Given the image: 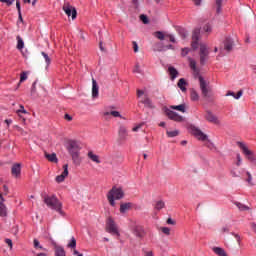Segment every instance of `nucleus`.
<instances>
[{
	"mask_svg": "<svg viewBox=\"0 0 256 256\" xmlns=\"http://www.w3.org/2000/svg\"><path fill=\"white\" fill-rule=\"evenodd\" d=\"M134 73H141L140 66L137 64L133 70Z\"/></svg>",
	"mask_w": 256,
	"mask_h": 256,
	"instance_id": "nucleus-58",
	"label": "nucleus"
},
{
	"mask_svg": "<svg viewBox=\"0 0 256 256\" xmlns=\"http://www.w3.org/2000/svg\"><path fill=\"white\" fill-rule=\"evenodd\" d=\"M11 173L13 176L19 177L21 174V164H15L12 166Z\"/></svg>",
	"mask_w": 256,
	"mask_h": 256,
	"instance_id": "nucleus-21",
	"label": "nucleus"
},
{
	"mask_svg": "<svg viewBox=\"0 0 256 256\" xmlns=\"http://www.w3.org/2000/svg\"><path fill=\"white\" fill-rule=\"evenodd\" d=\"M186 85L187 82L184 78H180L178 80V88L180 89V91H182V93H185V91H187Z\"/></svg>",
	"mask_w": 256,
	"mask_h": 256,
	"instance_id": "nucleus-23",
	"label": "nucleus"
},
{
	"mask_svg": "<svg viewBox=\"0 0 256 256\" xmlns=\"http://www.w3.org/2000/svg\"><path fill=\"white\" fill-rule=\"evenodd\" d=\"M223 5V0H216L217 13H221V6Z\"/></svg>",
	"mask_w": 256,
	"mask_h": 256,
	"instance_id": "nucleus-42",
	"label": "nucleus"
},
{
	"mask_svg": "<svg viewBox=\"0 0 256 256\" xmlns=\"http://www.w3.org/2000/svg\"><path fill=\"white\" fill-rule=\"evenodd\" d=\"M65 120L71 122L73 120V117L69 114H65Z\"/></svg>",
	"mask_w": 256,
	"mask_h": 256,
	"instance_id": "nucleus-60",
	"label": "nucleus"
},
{
	"mask_svg": "<svg viewBox=\"0 0 256 256\" xmlns=\"http://www.w3.org/2000/svg\"><path fill=\"white\" fill-rule=\"evenodd\" d=\"M0 217L7 218L8 217V209L3 201H0Z\"/></svg>",
	"mask_w": 256,
	"mask_h": 256,
	"instance_id": "nucleus-17",
	"label": "nucleus"
},
{
	"mask_svg": "<svg viewBox=\"0 0 256 256\" xmlns=\"http://www.w3.org/2000/svg\"><path fill=\"white\" fill-rule=\"evenodd\" d=\"M132 232L133 234L137 237V238H142L144 236V230L143 227L140 225H135L132 228Z\"/></svg>",
	"mask_w": 256,
	"mask_h": 256,
	"instance_id": "nucleus-14",
	"label": "nucleus"
},
{
	"mask_svg": "<svg viewBox=\"0 0 256 256\" xmlns=\"http://www.w3.org/2000/svg\"><path fill=\"white\" fill-rule=\"evenodd\" d=\"M188 61H189V67L191 68V70H193L194 73L199 74L200 71L197 68L196 61H194L191 58H188Z\"/></svg>",
	"mask_w": 256,
	"mask_h": 256,
	"instance_id": "nucleus-26",
	"label": "nucleus"
},
{
	"mask_svg": "<svg viewBox=\"0 0 256 256\" xmlns=\"http://www.w3.org/2000/svg\"><path fill=\"white\" fill-rule=\"evenodd\" d=\"M168 70H169V73H170V78H172V80L177 78L179 72L174 67H169Z\"/></svg>",
	"mask_w": 256,
	"mask_h": 256,
	"instance_id": "nucleus-32",
	"label": "nucleus"
},
{
	"mask_svg": "<svg viewBox=\"0 0 256 256\" xmlns=\"http://www.w3.org/2000/svg\"><path fill=\"white\" fill-rule=\"evenodd\" d=\"M236 206L238 207V209L240 211H248L249 210V207L244 205V204H242V203H236Z\"/></svg>",
	"mask_w": 256,
	"mask_h": 256,
	"instance_id": "nucleus-41",
	"label": "nucleus"
},
{
	"mask_svg": "<svg viewBox=\"0 0 256 256\" xmlns=\"http://www.w3.org/2000/svg\"><path fill=\"white\" fill-rule=\"evenodd\" d=\"M131 209V203H124L120 205V213L125 214Z\"/></svg>",
	"mask_w": 256,
	"mask_h": 256,
	"instance_id": "nucleus-29",
	"label": "nucleus"
},
{
	"mask_svg": "<svg viewBox=\"0 0 256 256\" xmlns=\"http://www.w3.org/2000/svg\"><path fill=\"white\" fill-rule=\"evenodd\" d=\"M63 10L66 13V15L68 17L72 16V20H75L77 17V11L75 9V7L71 6V5H64L63 6Z\"/></svg>",
	"mask_w": 256,
	"mask_h": 256,
	"instance_id": "nucleus-12",
	"label": "nucleus"
},
{
	"mask_svg": "<svg viewBox=\"0 0 256 256\" xmlns=\"http://www.w3.org/2000/svg\"><path fill=\"white\" fill-rule=\"evenodd\" d=\"M237 145L242 150L247 159L256 165V160L253 157V153L247 148V146L243 144V142H237Z\"/></svg>",
	"mask_w": 256,
	"mask_h": 256,
	"instance_id": "nucleus-8",
	"label": "nucleus"
},
{
	"mask_svg": "<svg viewBox=\"0 0 256 256\" xmlns=\"http://www.w3.org/2000/svg\"><path fill=\"white\" fill-rule=\"evenodd\" d=\"M106 229L109 233L119 236L118 226L112 218H108Z\"/></svg>",
	"mask_w": 256,
	"mask_h": 256,
	"instance_id": "nucleus-6",
	"label": "nucleus"
},
{
	"mask_svg": "<svg viewBox=\"0 0 256 256\" xmlns=\"http://www.w3.org/2000/svg\"><path fill=\"white\" fill-rule=\"evenodd\" d=\"M16 8H17V11H18L19 20L23 21V16H22V11H21V2L20 1H16Z\"/></svg>",
	"mask_w": 256,
	"mask_h": 256,
	"instance_id": "nucleus-37",
	"label": "nucleus"
},
{
	"mask_svg": "<svg viewBox=\"0 0 256 256\" xmlns=\"http://www.w3.org/2000/svg\"><path fill=\"white\" fill-rule=\"evenodd\" d=\"M205 119L212 124L220 125L219 118L215 114H213L211 111L206 112Z\"/></svg>",
	"mask_w": 256,
	"mask_h": 256,
	"instance_id": "nucleus-13",
	"label": "nucleus"
},
{
	"mask_svg": "<svg viewBox=\"0 0 256 256\" xmlns=\"http://www.w3.org/2000/svg\"><path fill=\"white\" fill-rule=\"evenodd\" d=\"M145 256H154V255H153L152 251H150V252H146Z\"/></svg>",
	"mask_w": 256,
	"mask_h": 256,
	"instance_id": "nucleus-64",
	"label": "nucleus"
},
{
	"mask_svg": "<svg viewBox=\"0 0 256 256\" xmlns=\"http://www.w3.org/2000/svg\"><path fill=\"white\" fill-rule=\"evenodd\" d=\"M41 54L44 57L47 65H49L51 63V60H50L49 56L46 53H44V52H42Z\"/></svg>",
	"mask_w": 256,
	"mask_h": 256,
	"instance_id": "nucleus-49",
	"label": "nucleus"
},
{
	"mask_svg": "<svg viewBox=\"0 0 256 256\" xmlns=\"http://www.w3.org/2000/svg\"><path fill=\"white\" fill-rule=\"evenodd\" d=\"M87 157L92 161L95 162L96 164H100L101 160L100 157L95 155L92 151H89L87 154Z\"/></svg>",
	"mask_w": 256,
	"mask_h": 256,
	"instance_id": "nucleus-22",
	"label": "nucleus"
},
{
	"mask_svg": "<svg viewBox=\"0 0 256 256\" xmlns=\"http://www.w3.org/2000/svg\"><path fill=\"white\" fill-rule=\"evenodd\" d=\"M190 99H191V101H193V102L199 101L200 96H199V94H198V92H197L196 90L192 89V90L190 91Z\"/></svg>",
	"mask_w": 256,
	"mask_h": 256,
	"instance_id": "nucleus-30",
	"label": "nucleus"
},
{
	"mask_svg": "<svg viewBox=\"0 0 256 256\" xmlns=\"http://www.w3.org/2000/svg\"><path fill=\"white\" fill-rule=\"evenodd\" d=\"M141 103L144 104L148 108H153L152 101L149 98H147V97L142 99Z\"/></svg>",
	"mask_w": 256,
	"mask_h": 256,
	"instance_id": "nucleus-36",
	"label": "nucleus"
},
{
	"mask_svg": "<svg viewBox=\"0 0 256 256\" xmlns=\"http://www.w3.org/2000/svg\"><path fill=\"white\" fill-rule=\"evenodd\" d=\"M234 45L233 40H231L230 37H227L226 40H224V50L227 52H230L232 50V47Z\"/></svg>",
	"mask_w": 256,
	"mask_h": 256,
	"instance_id": "nucleus-18",
	"label": "nucleus"
},
{
	"mask_svg": "<svg viewBox=\"0 0 256 256\" xmlns=\"http://www.w3.org/2000/svg\"><path fill=\"white\" fill-rule=\"evenodd\" d=\"M165 113L168 116V118L174 122L181 123L184 121V117L179 115L177 112L170 110L169 108L165 109Z\"/></svg>",
	"mask_w": 256,
	"mask_h": 256,
	"instance_id": "nucleus-5",
	"label": "nucleus"
},
{
	"mask_svg": "<svg viewBox=\"0 0 256 256\" xmlns=\"http://www.w3.org/2000/svg\"><path fill=\"white\" fill-rule=\"evenodd\" d=\"M113 116L114 118H121V113L119 111H110V112H105L104 116Z\"/></svg>",
	"mask_w": 256,
	"mask_h": 256,
	"instance_id": "nucleus-34",
	"label": "nucleus"
},
{
	"mask_svg": "<svg viewBox=\"0 0 256 256\" xmlns=\"http://www.w3.org/2000/svg\"><path fill=\"white\" fill-rule=\"evenodd\" d=\"M179 34L181 35L182 38H186L188 36V33L185 29L181 28L179 29Z\"/></svg>",
	"mask_w": 256,
	"mask_h": 256,
	"instance_id": "nucleus-46",
	"label": "nucleus"
},
{
	"mask_svg": "<svg viewBox=\"0 0 256 256\" xmlns=\"http://www.w3.org/2000/svg\"><path fill=\"white\" fill-rule=\"evenodd\" d=\"M34 247L41 248V246H39V240H34Z\"/></svg>",
	"mask_w": 256,
	"mask_h": 256,
	"instance_id": "nucleus-62",
	"label": "nucleus"
},
{
	"mask_svg": "<svg viewBox=\"0 0 256 256\" xmlns=\"http://www.w3.org/2000/svg\"><path fill=\"white\" fill-rule=\"evenodd\" d=\"M92 97L97 99L99 97V86L95 79H92Z\"/></svg>",
	"mask_w": 256,
	"mask_h": 256,
	"instance_id": "nucleus-16",
	"label": "nucleus"
},
{
	"mask_svg": "<svg viewBox=\"0 0 256 256\" xmlns=\"http://www.w3.org/2000/svg\"><path fill=\"white\" fill-rule=\"evenodd\" d=\"M167 224L169 225H175V221L172 218H168Z\"/></svg>",
	"mask_w": 256,
	"mask_h": 256,
	"instance_id": "nucleus-61",
	"label": "nucleus"
},
{
	"mask_svg": "<svg viewBox=\"0 0 256 256\" xmlns=\"http://www.w3.org/2000/svg\"><path fill=\"white\" fill-rule=\"evenodd\" d=\"M162 232L166 235H170L171 229L169 227H162Z\"/></svg>",
	"mask_w": 256,
	"mask_h": 256,
	"instance_id": "nucleus-50",
	"label": "nucleus"
},
{
	"mask_svg": "<svg viewBox=\"0 0 256 256\" xmlns=\"http://www.w3.org/2000/svg\"><path fill=\"white\" fill-rule=\"evenodd\" d=\"M203 32L205 33H212V24L211 23H206L204 26H203Z\"/></svg>",
	"mask_w": 256,
	"mask_h": 256,
	"instance_id": "nucleus-38",
	"label": "nucleus"
},
{
	"mask_svg": "<svg viewBox=\"0 0 256 256\" xmlns=\"http://www.w3.org/2000/svg\"><path fill=\"white\" fill-rule=\"evenodd\" d=\"M164 208H165V202L164 201L159 200V201L156 202L155 209L157 211H160V210H162Z\"/></svg>",
	"mask_w": 256,
	"mask_h": 256,
	"instance_id": "nucleus-35",
	"label": "nucleus"
},
{
	"mask_svg": "<svg viewBox=\"0 0 256 256\" xmlns=\"http://www.w3.org/2000/svg\"><path fill=\"white\" fill-rule=\"evenodd\" d=\"M125 193L123 192V189L112 187V189L107 193V200L111 207L116 206V200L123 199Z\"/></svg>",
	"mask_w": 256,
	"mask_h": 256,
	"instance_id": "nucleus-2",
	"label": "nucleus"
},
{
	"mask_svg": "<svg viewBox=\"0 0 256 256\" xmlns=\"http://www.w3.org/2000/svg\"><path fill=\"white\" fill-rule=\"evenodd\" d=\"M208 49L205 44H200V64L204 65L208 60Z\"/></svg>",
	"mask_w": 256,
	"mask_h": 256,
	"instance_id": "nucleus-11",
	"label": "nucleus"
},
{
	"mask_svg": "<svg viewBox=\"0 0 256 256\" xmlns=\"http://www.w3.org/2000/svg\"><path fill=\"white\" fill-rule=\"evenodd\" d=\"M198 80H199L201 94L206 99H209L211 97V93H212L211 87L209 86V84L206 82V80L202 76H199Z\"/></svg>",
	"mask_w": 256,
	"mask_h": 256,
	"instance_id": "nucleus-3",
	"label": "nucleus"
},
{
	"mask_svg": "<svg viewBox=\"0 0 256 256\" xmlns=\"http://www.w3.org/2000/svg\"><path fill=\"white\" fill-rule=\"evenodd\" d=\"M18 115L20 114H27V110H25V107L23 105H20V109L16 111Z\"/></svg>",
	"mask_w": 256,
	"mask_h": 256,
	"instance_id": "nucleus-45",
	"label": "nucleus"
},
{
	"mask_svg": "<svg viewBox=\"0 0 256 256\" xmlns=\"http://www.w3.org/2000/svg\"><path fill=\"white\" fill-rule=\"evenodd\" d=\"M201 29L195 28L192 32V42L191 47L196 50L199 47V39H200Z\"/></svg>",
	"mask_w": 256,
	"mask_h": 256,
	"instance_id": "nucleus-10",
	"label": "nucleus"
},
{
	"mask_svg": "<svg viewBox=\"0 0 256 256\" xmlns=\"http://www.w3.org/2000/svg\"><path fill=\"white\" fill-rule=\"evenodd\" d=\"M16 40H17V49L22 51L23 48L25 47V42H23V38L20 35H17Z\"/></svg>",
	"mask_w": 256,
	"mask_h": 256,
	"instance_id": "nucleus-28",
	"label": "nucleus"
},
{
	"mask_svg": "<svg viewBox=\"0 0 256 256\" xmlns=\"http://www.w3.org/2000/svg\"><path fill=\"white\" fill-rule=\"evenodd\" d=\"M189 52H190L189 48L181 49V56L186 57L189 54Z\"/></svg>",
	"mask_w": 256,
	"mask_h": 256,
	"instance_id": "nucleus-47",
	"label": "nucleus"
},
{
	"mask_svg": "<svg viewBox=\"0 0 256 256\" xmlns=\"http://www.w3.org/2000/svg\"><path fill=\"white\" fill-rule=\"evenodd\" d=\"M25 80H27V73L23 72L21 73V76H20V83H22Z\"/></svg>",
	"mask_w": 256,
	"mask_h": 256,
	"instance_id": "nucleus-53",
	"label": "nucleus"
},
{
	"mask_svg": "<svg viewBox=\"0 0 256 256\" xmlns=\"http://www.w3.org/2000/svg\"><path fill=\"white\" fill-rule=\"evenodd\" d=\"M132 45H133L134 52L137 53L138 52V44H137V42H132Z\"/></svg>",
	"mask_w": 256,
	"mask_h": 256,
	"instance_id": "nucleus-57",
	"label": "nucleus"
},
{
	"mask_svg": "<svg viewBox=\"0 0 256 256\" xmlns=\"http://www.w3.org/2000/svg\"><path fill=\"white\" fill-rule=\"evenodd\" d=\"M3 191H4V195H8V193H9V188H8V186L3 185Z\"/></svg>",
	"mask_w": 256,
	"mask_h": 256,
	"instance_id": "nucleus-59",
	"label": "nucleus"
},
{
	"mask_svg": "<svg viewBox=\"0 0 256 256\" xmlns=\"http://www.w3.org/2000/svg\"><path fill=\"white\" fill-rule=\"evenodd\" d=\"M170 109L176 110L181 113H186V105L185 104H180V105H171Z\"/></svg>",
	"mask_w": 256,
	"mask_h": 256,
	"instance_id": "nucleus-24",
	"label": "nucleus"
},
{
	"mask_svg": "<svg viewBox=\"0 0 256 256\" xmlns=\"http://www.w3.org/2000/svg\"><path fill=\"white\" fill-rule=\"evenodd\" d=\"M63 169H64L63 173H62L61 175H59V176L56 177V181H57L58 183L63 182V181L65 180V178H66V177L68 176V174H69V171H68V164L64 165V166H63Z\"/></svg>",
	"mask_w": 256,
	"mask_h": 256,
	"instance_id": "nucleus-15",
	"label": "nucleus"
},
{
	"mask_svg": "<svg viewBox=\"0 0 256 256\" xmlns=\"http://www.w3.org/2000/svg\"><path fill=\"white\" fill-rule=\"evenodd\" d=\"M242 95H243L242 90L238 91L237 94H235L234 92L228 91L226 94V97H234L235 100H239L240 97H242Z\"/></svg>",
	"mask_w": 256,
	"mask_h": 256,
	"instance_id": "nucleus-27",
	"label": "nucleus"
},
{
	"mask_svg": "<svg viewBox=\"0 0 256 256\" xmlns=\"http://www.w3.org/2000/svg\"><path fill=\"white\" fill-rule=\"evenodd\" d=\"M140 20L144 23V24H148V18L146 15L142 14L140 15Z\"/></svg>",
	"mask_w": 256,
	"mask_h": 256,
	"instance_id": "nucleus-51",
	"label": "nucleus"
},
{
	"mask_svg": "<svg viewBox=\"0 0 256 256\" xmlns=\"http://www.w3.org/2000/svg\"><path fill=\"white\" fill-rule=\"evenodd\" d=\"M241 163H242L241 156H240V154H237V163H236V165L239 167L241 165Z\"/></svg>",
	"mask_w": 256,
	"mask_h": 256,
	"instance_id": "nucleus-55",
	"label": "nucleus"
},
{
	"mask_svg": "<svg viewBox=\"0 0 256 256\" xmlns=\"http://www.w3.org/2000/svg\"><path fill=\"white\" fill-rule=\"evenodd\" d=\"M154 51L161 52L162 51V44H160L159 42L157 44H155L154 45Z\"/></svg>",
	"mask_w": 256,
	"mask_h": 256,
	"instance_id": "nucleus-48",
	"label": "nucleus"
},
{
	"mask_svg": "<svg viewBox=\"0 0 256 256\" xmlns=\"http://www.w3.org/2000/svg\"><path fill=\"white\" fill-rule=\"evenodd\" d=\"M43 199L48 208L62 214V203L57 199L55 195L49 196L45 194Z\"/></svg>",
	"mask_w": 256,
	"mask_h": 256,
	"instance_id": "nucleus-1",
	"label": "nucleus"
},
{
	"mask_svg": "<svg viewBox=\"0 0 256 256\" xmlns=\"http://www.w3.org/2000/svg\"><path fill=\"white\" fill-rule=\"evenodd\" d=\"M55 254H56V256H66V253H65L64 249L62 248V246H56Z\"/></svg>",
	"mask_w": 256,
	"mask_h": 256,
	"instance_id": "nucleus-33",
	"label": "nucleus"
},
{
	"mask_svg": "<svg viewBox=\"0 0 256 256\" xmlns=\"http://www.w3.org/2000/svg\"><path fill=\"white\" fill-rule=\"evenodd\" d=\"M119 139L121 141L127 140V128L125 126H120L119 128Z\"/></svg>",
	"mask_w": 256,
	"mask_h": 256,
	"instance_id": "nucleus-19",
	"label": "nucleus"
},
{
	"mask_svg": "<svg viewBox=\"0 0 256 256\" xmlns=\"http://www.w3.org/2000/svg\"><path fill=\"white\" fill-rule=\"evenodd\" d=\"M212 250L217 256H227V252L219 246H215Z\"/></svg>",
	"mask_w": 256,
	"mask_h": 256,
	"instance_id": "nucleus-25",
	"label": "nucleus"
},
{
	"mask_svg": "<svg viewBox=\"0 0 256 256\" xmlns=\"http://www.w3.org/2000/svg\"><path fill=\"white\" fill-rule=\"evenodd\" d=\"M36 93V82L32 84V89H31V95H34Z\"/></svg>",
	"mask_w": 256,
	"mask_h": 256,
	"instance_id": "nucleus-56",
	"label": "nucleus"
},
{
	"mask_svg": "<svg viewBox=\"0 0 256 256\" xmlns=\"http://www.w3.org/2000/svg\"><path fill=\"white\" fill-rule=\"evenodd\" d=\"M67 149L69 154L80 153L81 144L77 140H69Z\"/></svg>",
	"mask_w": 256,
	"mask_h": 256,
	"instance_id": "nucleus-9",
	"label": "nucleus"
},
{
	"mask_svg": "<svg viewBox=\"0 0 256 256\" xmlns=\"http://www.w3.org/2000/svg\"><path fill=\"white\" fill-rule=\"evenodd\" d=\"M144 125V123H140L137 126L133 127L132 131L133 132H138L139 129H141V127Z\"/></svg>",
	"mask_w": 256,
	"mask_h": 256,
	"instance_id": "nucleus-54",
	"label": "nucleus"
},
{
	"mask_svg": "<svg viewBox=\"0 0 256 256\" xmlns=\"http://www.w3.org/2000/svg\"><path fill=\"white\" fill-rule=\"evenodd\" d=\"M207 142H205V147H207L210 150H216V146L214 144V142H211V140H206Z\"/></svg>",
	"mask_w": 256,
	"mask_h": 256,
	"instance_id": "nucleus-39",
	"label": "nucleus"
},
{
	"mask_svg": "<svg viewBox=\"0 0 256 256\" xmlns=\"http://www.w3.org/2000/svg\"><path fill=\"white\" fill-rule=\"evenodd\" d=\"M0 2L5 3L7 7H11L15 3V0H0Z\"/></svg>",
	"mask_w": 256,
	"mask_h": 256,
	"instance_id": "nucleus-43",
	"label": "nucleus"
},
{
	"mask_svg": "<svg viewBox=\"0 0 256 256\" xmlns=\"http://www.w3.org/2000/svg\"><path fill=\"white\" fill-rule=\"evenodd\" d=\"M45 157L47 158L48 161L53 162V163H57L58 159L55 153L53 154H47L45 153Z\"/></svg>",
	"mask_w": 256,
	"mask_h": 256,
	"instance_id": "nucleus-31",
	"label": "nucleus"
},
{
	"mask_svg": "<svg viewBox=\"0 0 256 256\" xmlns=\"http://www.w3.org/2000/svg\"><path fill=\"white\" fill-rule=\"evenodd\" d=\"M5 243L8 245V247H9L10 249L13 248V242H12V240H10V238H6V239H5Z\"/></svg>",
	"mask_w": 256,
	"mask_h": 256,
	"instance_id": "nucleus-52",
	"label": "nucleus"
},
{
	"mask_svg": "<svg viewBox=\"0 0 256 256\" xmlns=\"http://www.w3.org/2000/svg\"><path fill=\"white\" fill-rule=\"evenodd\" d=\"M178 135H179L178 130L167 131V136L169 138H174V137H177Z\"/></svg>",
	"mask_w": 256,
	"mask_h": 256,
	"instance_id": "nucleus-40",
	"label": "nucleus"
},
{
	"mask_svg": "<svg viewBox=\"0 0 256 256\" xmlns=\"http://www.w3.org/2000/svg\"><path fill=\"white\" fill-rule=\"evenodd\" d=\"M253 231L256 233V223L251 224Z\"/></svg>",
	"mask_w": 256,
	"mask_h": 256,
	"instance_id": "nucleus-63",
	"label": "nucleus"
},
{
	"mask_svg": "<svg viewBox=\"0 0 256 256\" xmlns=\"http://www.w3.org/2000/svg\"><path fill=\"white\" fill-rule=\"evenodd\" d=\"M190 132L193 136H195L199 141H207L208 140V135L205 134L201 129L198 127L191 125L189 127Z\"/></svg>",
	"mask_w": 256,
	"mask_h": 256,
	"instance_id": "nucleus-4",
	"label": "nucleus"
},
{
	"mask_svg": "<svg viewBox=\"0 0 256 256\" xmlns=\"http://www.w3.org/2000/svg\"><path fill=\"white\" fill-rule=\"evenodd\" d=\"M70 155L72 157V162H74V165L79 166L81 164V162H82V159L80 157V152L72 153Z\"/></svg>",
	"mask_w": 256,
	"mask_h": 256,
	"instance_id": "nucleus-20",
	"label": "nucleus"
},
{
	"mask_svg": "<svg viewBox=\"0 0 256 256\" xmlns=\"http://www.w3.org/2000/svg\"><path fill=\"white\" fill-rule=\"evenodd\" d=\"M154 37L159 39L160 41L165 40V38H169L170 42L176 43V38L173 34H168L163 31H155Z\"/></svg>",
	"mask_w": 256,
	"mask_h": 256,
	"instance_id": "nucleus-7",
	"label": "nucleus"
},
{
	"mask_svg": "<svg viewBox=\"0 0 256 256\" xmlns=\"http://www.w3.org/2000/svg\"><path fill=\"white\" fill-rule=\"evenodd\" d=\"M76 245H77V242L75 240V237H72V240H71L70 244H68V247L72 248V249H75Z\"/></svg>",
	"mask_w": 256,
	"mask_h": 256,
	"instance_id": "nucleus-44",
	"label": "nucleus"
}]
</instances>
